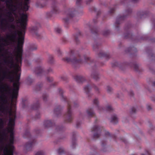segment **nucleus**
Wrapping results in <instances>:
<instances>
[{
    "mask_svg": "<svg viewBox=\"0 0 155 155\" xmlns=\"http://www.w3.org/2000/svg\"><path fill=\"white\" fill-rule=\"evenodd\" d=\"M0 0V68H20L28 0Z\"/></svg>",
    "mask_w": 155,
    "mask_h": 155,
    "instance_id": "f257e3e1",
    "label": "nucleus"
},
{
    "mask_svg": "<svg viewBox=\"0 0 155 155\" xmlns=\"http://www.w3.org/2000/svg\"><path fill=\"white\" fill-rule=\"evenodd\" d=\"M18 97H0V112L4 113L7 112L10 108L9 118L8 123L9 127L6 129L8 133H14L13 129L15 124V120L16 117V112L15 110L12 111L13 105H15L16 103Z\"/></svg>",
    "mask_w": 155,
    "mask_h": 155,
    "instance_id": "f03ea898",
    "label": "nucleus"
},
{
    "mask_svg": "<svg viewBox=\"0 0 155 155\" xmlns=\"http://www.w3.org/2000/svg\"><path fill=\"white\" fill-rule=\"evenodd\" d=\"M14 139H9V143L8 144L4 146V143L0 146V150H3V155H13L14 147L13 145L14 143Z\"/></svg>",
    "mask_w": 155,
    "mask_h": 155,
    "instance_id": "7ed1b4c3",
    "label": "nucleus"
},
{
    "mask_svg": "<svg viewBox=\"0 0 155 155\" xmlns=\"http://www.w3.org/2000/svg\"><path fill=\"white\" fill-rule=\"evenodd\" d=\"M23 136L25 138H28L30 140L29 142L25 144V147L26 150L28 151L31 150L36 142L35 139L31 135L28 130L25 131Z\"/></svg>",
    "mask_w": 155,
    "mask_h": 155,
    "instance_id": "20e7f679",
    "label": "nucleus"
},
{
    "mask_svg": "<svg viewBox=\"0 0 155 155\" xmlns=\"http://www.w3.org/2000/svg\"><path fill=\"white\" fill-rule=\"evenodd\" d=\"M93 88L96 90H98V88L95 85H88L85 86L84 89V92L88 94L89 91L92 89Z\"/></svg>",
    "mask_w": 155,
    "mask_h": 155,
    "instance_id": "39448f33",
    "label": "nucleus"
},
{
    "mask_svg": "<svg viewBox=\"0 0 155 155\" xmlns=\"http://www.w3.org/2000/svg\"><path fill=\"white\" fill-rule=\"evenodd\" d=\"M101 129V127L98 126H95L93 128L92 131L93 133L96 132L94 134L95 137H97L99 135L98 133L99 132Z\"/></svg>",
    "mask_w": 155,
    "mask_h": 155,
    "instance_id": "423d86ee",
    "label": "nucleus"
},
{
    "mask_svg": "<svg viewBox=\"0 0 155 155\" xmlns=\"http://www.w3.org/2000/svg\"><path fill=\"white\" fill-rule=\"evenodd\" d=\"M44 126L45 128L48 127L52 126L53 123L50 120H45L44 122Z\"/></svg>",
    "mask_w": 155,
    "mask_h": 155,
    "instance_id": "0eeeda50",
    "label": "nucleus"
},
{
    "mask_svg": "<svg viewBox=\"0 0 155 155\" xmlns=\"http://www.w3.org/2000/svg\"><path fill=\"white\" fill-rule=\"evenodd\" d=\"M40 107V103L39 101H37L36 103L32 105L31 108L32 110H38Z\"/></svg>",
    "mask_w": 155,
    "mask_h": 155,
    "instance_id": "6e6552de",
    "label": "nucleus"
},
{
    "mask_svg": "<svg viewBox=\"0 0 155 155\" xmlns=\"http://www.w3.org/2000/svg\"><path fill=\"white\" fill-rule=\"evenodd\" d=\"M61 110L60 106H58L54 110V113L56 114L58 116L61 113Z\"/></svg>",
    "mask_w": 155,
    "mask_h": 155,
    "instance_id": "1a4fd4ad",
    "label": "nucleus"
},
{
    "mask_svg": "<svg viewBox=\"0 0 155 155\" xmlns=\"http://www.w3.org/2000/svg\"><path fill=\"white\" fill-rule=\"evenodd\" d=\"M118 119L116 115H114L112 116L110 119V121L113 123H115L117 122Z\"/></svg>",
    "mask_w": 155,
    "mask_h": 155,
    "instance_id": "9d476101",
    "label": "nucleus"
},
{
    "mask_svg": "<svg viewBox=\"0 0 155 155\" xmlns=\"http://www.w3.org/2000/svg\"><path fill=\"white\" fill-rule=\"evenodd\" d=\"M87 113L89 117H91L94 114V113L91 109H89L87 110Z\"/></svg>",
    "mask_w": 155,
    "mask_h": 155,
    "instance_id": "9b49d317",
    "label": "nucleus"
},
{
    "mask_svg": "<svg viewBox=\"0 0 155 155\" xmlns=\"http://www.w3.org/2000/svg\"><path fill=\"white\" fill-rule=\"evenodd\" d=\"M57 96H60V97H62L64 96V93L62 90L59 89L57 92Z\"/></svg>",
    "mask_w": 155,
    "mask_h": 155,
    "instance_id": "f8f14e48",
    "label": "nucleus"
},
{
    "mask_svg": "<svg viewBox=\"0 0 155 155\" xmlns=\"http://www.w3.org/2000/svg\"><path fill=\"white\" fill-rule=\"evenodd\" d=\"M57 152L58 154H60L64 153L65 151L63 148H60L58 150Z\"/></svg>",
    "mask_w": 155,
    "mask_h": 155,
    "instance_id": "ddd939ff",
    "label": "nucleus"
},
{
    "mask_svg": "<svg viewBox=\"0 0 155 155\" xmlns=\"http://www.w3.org/2000/svg\"><path fill=\"white\" fill-rule=\"evenodd\" d=\"M76 145V140H73L72 142L71 143V147L72 148H74Z\"/></svg>",
    "mask_w": 155,
    "mask_h": 155,
    "instance_id": "4468645a",
    "label": "nucleus"
},
{
    "mask_svg": "<svg viewBox=\"0 0 155 155\" xmlns=\"http://www.w3.org/2000/svg\"><path fill=\"white\" fill-rule=\"evenodd\" d=\"M35 155H45V154L43 151H40L37 152Z\"/></svg>",
    "mask_w": 155,
    "mask_h": 155,
    "instance_id": "2eb2a0df",
    "label": "nucleus"
},
{
    "mask_svg": "<svg viewBox=\"0 0 155 155\" xmlns=\"http://www.w3.org/2000/svg\"><path fill=\"white\" fill-rule=\"evenodd\" d=\"M72 117H71V116L70 115V111L69 110V106H68V122L70 121H71L72 119Z\"/></svg>",
    "mask_w": 155,
    "mask_h": 155,
    "instance_id": "dca6fc26",
    "label": "nucleus"
},
{
    "mask_svg": "<svg viewBox=\"0 0 155 155\" xmlns=\"http://www.w3.org/2000/svg\"><path fill=\"white\" fill-rule=\"evenodd\" d=\"M42 71V69L41 68H37L36 69V71L37 74L41 72Z\"/></svg>",
    "mask_w": 155,
    "mask_h": 155,
    "instance_id": "f3484780",
    "label": "nucleus"
},
{
    "mask_svg": "<svg viewBox=\"0 0 155 155\" xmlns=\"http://www.w3.org/2000/svg\"><path fill=\"white\" fill-rule=\"evenodd\" d=\"M107 90L108 91H112L113 89L111 87L108 86L107 87Z\"/></svg>",
    "mask_w": 155,
    "mask_h": 155,
    "instance_id": "a211bd4d",
    "label": "nucleus"
},
{
    "mask_svg": "<svg viewBox=\"0 0 155 155\" xmlns=\"http://www.w3.org/2000/svg\"><path fill=\"white\" fill-rule=\"evenodd\" d=\"M26 101H24L23 100H22V107L23 108H25V104L26 103Z\"/></svg>",
    "mask_w": 155,
    "mask_h": 155,
    "instance_id": "6ab92c4d",
    "label": "nucleus"
},
{
    "mask_svg": "<svg viewBox=\"0 0 155 155\" xmlns=\"http://www.w3.org/2000/svg\"><path fill=\"white\" fill-rule=\"evenodd\" d=\"M9 139H14V133H11L10 135Z\"/></svg>",
    "mask_w": 155,
    "mask_h": 155,
    "instance_id": "aec40b11",
    "label": "nucleus"
},
{
    "mask_svg": "<svg viewBox=\"0 0 155 155\" xmlns=\"http://www.w3.org/2000/svg\"><path fill=\"white\" fill-rule=\"evenodd\" d=\"M47 80L49 82H51L53 81V79L51 78L48 77L47 78Z\"/></svg>",
    "mask_w": 155,
    "mask_h": 155,
    "instance_id": "412c9836",
    "label": "nucleus"
},
{
    "mask_svg": "<svg viewBox=\"0 0 155 155\" xmlns=\"http://www.w3.org/2000/svg\"><path fill=\"white\" fill-rule=\"evenodd\" d=\"M40 117V115L39 113H38L35 116V118L36 119L39 118Z\"/></svg>",
    "mask_w": 155,
    "mask_h": 155,
    "instance_id": "4be33fe9",
    "label": "nucleus"
},
{
    "mask_svg": "<svg viewBox=\"0 0 155 155\" xmlns=\"http://www.w3.org/2000/svg\"><path fill=\"white\" fill-rule=\"evenodd\" d=\"M56 31L58 33H60L61 31V29L60 28H56Z\"/></svg>",
    "mask_w": 155,
    "mask_h": 155,
    "instance_id": "5701e85b",
    "label": "nucleus"
},
{
    "mask_svg": "<svg viewBox=\"0 0 155 155\" xmlns=\"http://www.w3.org/2000/svg\"><path fill=\"white\" fill-rule=\"evenodd\" d=\"M81 79V77H77V78L76 79V80H77V81L78 82H80V80Z\"/></svg>",
    "mask_w": 155,
    "mask_h": 155,
    "instance_id": "b1692460",
    "label": "nucleus"
},
{
    "mask_svg": "<svg viewBox=\"0 0 155 155\" xmlns=\"http://www.w3.org/2000/svg\"><path fill=\"white\" fill-rule=\"evenodd\" d=\"M63 20L65 23H67L68 22V19L67 18H63Z\"/></svg>",
    "mask_w": 155,
    "mask_h": 155,
    "instance_id": "393cba45",
    "label": "nucleus"
},
{
    "mask_svg": "<svg viewBox=\"0 0 155 155\" xmlns=\"http://www.w3.org/2000/svg\"><path fill=\"white\" fill-rule=\"evenodd\" d=\"M130 93H131V94H130V96H134V93L133 92H130Z\"/></svg>",
    "mask_w": 155,
    "mask_h": 155,
    "instance_id": "a878e982",
    "label": "nucleus"
},
{
    "mask_svg": "<svg viewBox=\"0 0 155 155\" xmlns=\"http://www.w3.org/2000/svg\"><path fill=\"white\" fill-rule=\"evenodd\" d=\"M132 112H135L136 110L134 108H133L132 109Z\"/></svg>",
    "mask_w": 155,
    "mask_h": 155,
    "instance_id": "bb28decb",
    "label": "nucleus"
},
{
    "mask_svg": "<svg viewBox=\"0 0 155 155\" xmlns=\"http://www.w3.org/2000/svg\"><path fill=\"white\" fill-rule=\"evenodd\" d=\"M40 87H39V86H37V90H40Z\"/></svg>",
    "mask_w": 155,
    "mask_h": 155,
    "instance_id": "cd10ccee",
    "label": "nucleus"
},
{
    "mask_svg": "<svg viewBox=\"0 0 155 155\" xmlns=\"http://www.w3.org/2000/svg\"><path fill=\"white\" fill-rule=\"evenodd\" d=\"M64 117L67 118V117H68V114L67 113L65 114V115L64 116Z\"/></svg>",
    "mask_w": 155,
    "mask_h": 155,
    "instance_id": "c85d7f7f",
    "label": "nucleus"
},
{
    "mask_svg": "<svg viewBox=\"0 0 155 155\" xmlns=\"http://www.w3.org/2000/svg\"><path fill=\"white\" fill-rule=\"evenodd\" d=\"M63 60H64V61H66V62L68 61V59H67V58H66L65 59H63Z\"/></svg>",
    "mask_w": 155,
    "mask_h": 155,
    "instance_id": "c756f323",
    "label": "nucleus"
},
{
    "mask_svg": "<svg viewBox=\"0 0 155 155\" xmlns=\"http://www.w3.org/2000/svg\"><path fill=\"white\" fill-rule=\"evenodd\" d=\"M43 100H45L47 98V97H43Z\"/></svg>",
    "mask_w": 155,
    "mask_h": 155,
    "instance_id": "7c9ffc66",
    "label": "nucleus"
},
{
    "mask_svg": "<svg viewBox=\"0 0 155 155\" xmlns=\"http://www.w3.org/2000/svg\"><path fill=\"white\" fill-rule=\"evenodd\" d=\"M109 134V133L108 131L107 132V135H108Z\"/></svg>",
    "mask_w": 155,
    "mask_h": 155,
    "instance_id": "2f4dec72",
    "label": "nucleus"
},
{
    "mask_svg": "<svg viewBox=\"0 0 155 155\" xmlns=\"http://www.w3.org/2000/svg\"><path fill=\"white\" fill-rule=\"evenodd\" d=\"M153 85L155 86V81L153 83Z\"/></svg>",
    "mask_w": 155,
    "mask_h": 155,
    "instance_id": "473e14b6",
    "label": "nucleus"
},
{
    "mask_svg": "<svg viewBox=\"0 0 155 155\" xmlns=\"http://www.w3.org/2000/svg\"><path fill=\"white\" fill-rule=\"evenodd\" d=\"M111 107H110V110H111Z\"/></svg>",
    "mask_w": 155,
    "mask_h": 155,
    "instance_id": "72a5a7b5",
    "label": "nucleus"
},
{
    "mask_svg": "<svg viewBox=\"0 0 155 155\" xmlns=\"http://www.w3.org/2000/svg\"><path fill=\"white\" fill-rule=\"evenodd\" d=\"M141 155H144V154H141Z\"/></svg>",
    "mask_w": 155,
    "mask_h": 155,
    "instance_id": "f704fd0d",
    "label": "nucleus"
},
{
    "mask_svg": "<svg viewBox=\"0 0 155 155\" xmlns=\"http://www.w3.org/2000/svg\"><path fill=\"white\" fill-rule=\"evenodd\" d=\"M94 103H95V104L97 103H96V102H95V101H94Z\"/></svg>",
    "mask_w": 155,
    "mask_h": 155,
    "instance_id": "c9c22d12",
    "label": "nucleus"
},
{
    "mask_svg": "<svg viewBox=\"0 0 155 155\" xmlns=\"http://www.w3.org/2000/svg\"><path fill=\"white\" fill-rule=\"evenodd\" d=\"M150 108H151L150 107V108H148V109L149 110V109H150Z\"/></svg>",
    "mask_w": 155,
    "mask_h": 155,
    "instance_id": "e433bc0d",
    "label": "nucleus"
},
{
    "mask_svg": "<svg viewBox=\"0 0 155 155\" xmlns=\"http://www.w3.org/2000/svg\"><path fill=\"white\" fill-rule=\"evenodd\" d=\"M50 62H52V61H50Z\"/></svg>",
    "mask_w": 155,
    "mask_h": 155,
    "instance_id": "4c0bfd02",
    "label": "nucleus"
},
{
    "mask_svg": "<svg viewBox=\"0 0 155 155\" xmlns=\"http://www.w3.org/2000/svg\"><path fill=\"white\" fill-rule=\"evenodd\" d=\"M51 59L52 60L53 59V58H51Z\"/></svg>",
    "mask_w": 155,
    "mask_h": 155,
    "instance_id": "58836bf2",
    "label": "nucleus"
},
{
    "mask_svg": "<svg viewBox=\"0 0 155 155\" xmlns=\"http://www.w3.org/2000/svg\"><path fill=\"white\" fill-rule=\"evenodd\" d=\"M69 16H70V15H69V16L68 15V17H69Z\"/></svg>",
    "mask_w": 155,
    "mask_h": 155,
    "instance_id": "ea45409f",
    "label": "nucleus"
},
{
    "mask_svg": "<svg viewBox=\"0 0 155 155\" xmlns=\"http://www.w3.org/2000/svg\"><path fill=\"white\" fill-rule=\"evenodd\" d=\"M69 16H70V15H69V16L68 15V17H69Z\"/></svg>",
    "mask_w": 155,
    "mask_h": 155,
    "instance_id": "a19ab883",
    "label": "nucleus"
},
{
    "mask_svg": "<svg viewBox=\"0 0 155 155\" xmlns=\"http://www.w3.org/2000/svg\"><path fill=\"white\" fill-rule=\"evenodd\" d=\"M77 0V1H78V0Z\"/></svg>",
    "mask_w": 155,
    "mask_h": 155,
    "instance_id": "79ce46f5",
    "label": "nucleus"
}]
</instances>
